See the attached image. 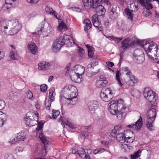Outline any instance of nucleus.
<instances>
[{
  "label": "nucleus",
  "mask_w": 159,
  "mask_h": 159,
  "mask_svg": "<svg viewBox=\"0 0 159 159\" xmlns=\"http://www.w3.org/2000/svg\"><path fill=\"white\" fill-rule=\"evenodd\" d=\"M4 159H15L14 157L11 154L6 155Z\"/></svg>",
  "instance_id": "obj_61"
},
{
  "label": "nucleus",
  "mask_w": 159,
  "mask_h": 159,
  "mask_svg": "<svg viewBox=\"0 0 159 159\" xmlns=\"http://www.w3.org/2000/svg\"><path fill=\"white\" fill-rule=\"evenodd\" d=\"M59 122L61 121V124L63 125L64 123H65V122H66L65 120L66 119L63 117V116H60V117L59 118Z\"/></svg>",
  "instance_id": "obj_60"
},
{
  "label": "nucleus",
  "mask_w": 159,
  "mask_h": 159,
  "mask_svg": "<svg viewBox=\"0 0 159 159\" xmlns=\"http://www.w3.org/2000/svg\"><path fill=\"white\" fill-rule=\"evenodd\" d=\"M5 107V102L3 100H0V110L3 109Z\"/></svg>",
  "instance_id": "obj_53"
},
{
  "label": "nucleus",
  "mask_w": 159,
  "mask_h": 159,
  "mask_svg": "<svg viewBox=\"0 0 159 159\" xmlns=\"http://www.w3.org/2000/svg\"><path fill=\"white\" fill-rule=\"evenodd\" d=\"M125 137L124 133H119L116 135V139L118 141L122 143L125 142Z\"/></svg>",
  "instance_id": "obj_29"
},
{
  "label": "nucleus",
  "mask_w": 159,
  "mask_h": 159,
  "mask_svg": "<svg viewBox=\"0 0 159 159\" xmlns=\"http://www.w3.org/2000/svg\"><path fill=\"white\" fill-rule=\"evenodd\" d=\"M141 152L140 150H139L135 152L134 154L130 155V159H137L140 156V153Z\"/></svg>",
  "instance_id": "obj_34"
},
{
  "label": "nucleus",
  "mask_w": 159,
  "mask_h": 159,
  "mask_svg": "<svg viewBox=\"0 0 159 159\" xmlns=\"http://www.w3.org/2000/svg\"><path fill=\"white\" fill-rule=\"evenodd\" d=\"M146 8L145 9H149V10L150 9H152V4L148 3V2H146V4H145V6H144Z\"/></svg>",
  "instance_id": "obj_52"
},
{
  "label": "nucleus",
  "mask_w": 159,
  "mask_h": 159,
  "mask_svg": "<svg viewBox=\"0 0 159 159\" xmlns=\"http://www.w3.org/2000/svg\"><path fill=\"white\" fill-rule=\"evenodd\" d=\"M47 14H52L53 11L52 9L50 7L47 6L45 8Z\"/></svg>",
  "instance_id": "obj_47"
},
{
  "label": "nucleus",
  "mask_w": 159,
  "mask_h": 159,
  "mask_svg": "<svg viewBox=\"0 0 159 159\" xmlns=\"http://www.w3.org/2000/svg\"><path fill=\"white\" fill-rule=\"evenodd\" d=\"M93 24L94 26L95 27L97 28L100 31H102V27L99 20L93 22Z\"/></svg>",
  "instance_id": "obj_35"
},
{
  "label": "nucleus",
  "mask_w": 159,
  "mask_h": 159,
  "mask_svg": "<svg viewBox=\"0 0 159 159\" xmlns=\"http://www.w3.org/2000/svg\"><path fill=\"white\" fill-rule=\"evenodd\" d=\"M27 98L31 100L33 99V94L32 92L30 91H28L27 95Z\"/></svg>",
  "instance_id": "obj_51"
},
{
  "label": "nucleus",
  "mask_w": 159,
  "mask_h": 159,
  "mask_svg": "<svg viewBox=\"0 0 159 159\" xmlns=\"http://www.w3.org/2000/svg\"><path fill=\"white\" fill-rule=\"evenodd\" d=\"M50 66L49 63L43 61L39 63L38 69L43 70H47L49 68Z\"/></svg>",
  "instance_id": "obj_24"
},
{
  "label": "nucleus",
  "mask_w": 159,
  "mask_h": 159,
  "mask_svg": "<svg viewBox=\"0 0 159 159\" xmlns=\"http://www.w3.org/2000/svg\"><path fill=\"white\" fill-rule=\"evenodd\" d=\"M50 28L48 23L46 21V19H44V20L41 23L39 27L36 29L37 32L32 33L31 34H38V35H40L43 31L48 32Z\"/></svg>",
  "instance_id": "obj_9"
},
{
  "label": "nucleus",
  "mask_w": 159,
  "mask_h": 159,
  "mask_svg": "<svg viewBox=\"0 0 159 159\" xmlns=\"http://www.w3.org/2000/svg\"><path fill=\"white\" fill-rule=\"evenodd\" d=\"M123 102V101L121 99L116 101H111L108 104V109L110 113L113 115H115L120 108L126 109V107L124 106Z\"/></svg>",
  "instance_id": "obj_2"
},
{
  "label": "nucleus",
  "mask_w": 159,
  "mask_h": 159,
  "mask_svg": "<svg viewBox=\"0 0 159 159\" xmlns=\"http://www.w3.org/2000/svg\"><path fill=\"white\" fill-rule=\"evenodd\" d=\"M109 39L116 41L117 42H119L123 38L122 37L118 38L115 37L113 36H111L109 37Z\"/></svg>",
  "instance_id": "obj_48"
},
{
  "label": "nucleus",
  "mask_w": 159,
  "mask_h": 159,
  "mask_svg": "<svg viewBox=\"0 0 159 159\" xmlns=\"http://www.w3.org/2000/svg\"><path fill=\"white\" fill-rule=\"evenodd\" d=\"M88 108L91 113H93L97 109L98 107V103L96 101H89L88 104Z\"/></svg>",
  "instance_id": "obj_17"
},
{
  "label": "nucleus",
  "mask_w": 159,
  "mask_h": 159,
  "mask_svg": "<svg viewBox=\"0 0 159 159\" xmlns=\"http://www.w3.org/2000/svg\"><path fill=\"white\" fill-rule=\"evenodd\" d=\"M114 93L109 88H107L103 92H102L100 96L103 101L108 102L114 97Z\"/></svg>",
  "instance_id": "obj_8"
},
{
  "label": "nucleus",
  "mask_w": 159,
  "mask_h": 159,
  "mask_svg": "<svg viewBox=\"0 0 159 159\" xmlns=\"http://www.w3.org/2000/svg\"><path fill=\"white\" fill-rule=\"evenodd\" d=\"M65 100L66 102V103H65V105H74L76 104L78 100L76 93H72V94H70V97L65 99Z\"/></svg>",
  "instance_id": "obj_13"
},
{
  "label": "nucleus",
  "mask_w": 159,
  "mask_h": 159,
  "mask_svg": "<svg viewBox=\"0 0 159 159\" xmlns=\"http://www.w3.org/2000/svg\"><path fill=\"white\" fill-rule=\"evenodd\" d=\"M10 56L11 57L13 60L16 59V53L14 51H11L10 53Z\"/></svg>",
  "instance_id": "obj_59"
},
{
  "label": "nucleus",
  "mask_w": 159,
  "mask_h": 159,
  "mask_svg": "<svg viewBox=\"0 0 159 159\" xmlns=\"http://www.w3.org/2000/svg\"><path fill=\"white\" fill-rule=\"evenodd\" d=\"M16 0H5V3L2 6L4 10H10L15 7L12 6V2H14Z\"/></svg>",
  "instance_id": "obj_22"
},
{
  "label": "nucleus",
  "mask_w": 159,
  "mask_h": 159,
  "mask_svg": "<svg viewBox=\"0 0 159 159\" xmlns=\"http://www.w3.org/2000/svg\"><path fill=\"white\" fill-rule=\"evenodd\" d=\"M39 136L42 143L44 144V150L45 152H46L47 149V148L48 147L47 145H49L50 143L47 140L43 134L40 133Z\"/></svg>",
  "instance_id": "obj_25"
},
{
  "label": "nucleus",
  "mask_w": 159,
  "mask_h": 159,
  "mask_svg": "<svg viewBox=\"0 0 159 159\" xmlns=\"http://www.w3.org/2000/svg\"><path fill=\"white\" fill-rule=\"evenodd\" d=\"M73 70L75 75L70 77L73 81L77 82V80L78 79H80L81 76L83 74L85 70V68L80 65H77L74 67Z\"/></svg>",
  "instance_id": "obj_6"
},
{
  "label": "nucleus",
  "mask_w": 159,
  "mask_h": 159,
  "mask_svg": "<svg viewBox=\"0 0 159 159\" xmlns=\"http://www.w3.org/2000/svg\"><path fill=\"white\" fill-rule=\"evenodd\" d=\"M78 54L81 57H83L85 56L84 50L82 48L79 47Z\"/></svg>",
  "instance_id": "obj_41"
},
{
  "label": "nucleus",
  "mask_w": 159,
  "mask_h": 159,
  "mask_svg": "<svg viewBox=\"0 0 159 159\" xmlns=\"http://www.w3.org/2000/svg\"><path fill=\"white\" fill-rule=\"evenodd\" d=\"M107 84V81H98L96 83L97 87L99 88H102L105 87Z\"/></svg>",
  "instance_id": "obj_33"
},
{
  "label": "nucleus",
  "mask_w": 159,
  "mask_h": 159,
  "mask_svg": "<svg viewBox=\"0 0 159 159\" xmlns=\"http://www.w3.org/2000/svg\"><path fill=\"white\" fill-rule=\"evenodd\" d=\"M29 49L30 52L33 54H35L37 52L38 48L37 46L34 43L30 42L28 45Z\"/></svg>",
  "instance_id": "obj_23"
},
{
  "label": "nucleus",
  "mask_w": 159,
  "mask_h": 159,
  "mask_svg": "<svg viewBox=\"0 0 159 159\" xmlns=\"http://www.w3.org/2000/svg\"><path fill=\"white\" fill-rule=\"evenodd\" d=\"M82 150L78 151L77 154H78L80 157H82L84 155V149L82 147Z\"/></svg>",
  "instance_id": "obj_56"
},
{
  "label": "nucleus",
  "mask_w": 159,
  "mask_h": 159,
  "mask_svg": "<svg viewBox=\"0 0 159 159\" xmlns=\"http://www.w3.org/2000/svg\"><path fill=\"white\" fill-rule=\"evenodd\" d=\"M67 28L66 25L63 22H62L58 26V30L59 31H61L63 30H67Z\"/></svg>",
  "instance_id": "obj_39"
},
{
  "label": "nucleus",
  "mask_w": 159,
  "mask_h": 159,
  "mask_svg": "<svg viewBox=\"0 0 159 159\" xmlns=\"http://www.w3.org/2000/svg\"><path fill=\"white\" fill-rule=\"evenodd\" d=\"M88 56L89 58H92L93 54V48L90 50L88 51Z\"/></svg>",
  "instance_id": "obj_55"
},
{
  "label": "nucleus",
  "mask_w": 159,
  "mask_h": 159,
  "mask_svg": "<svg viewBox=\"0 0 159 159\" xmlns=\"http://www.w3.org/2000/svg\"><path fill=\"white\" fill-rule=\"evenodd\" d=\"M125 142L129 143H131L133 142L135 139V136H133L132 137L128 136V135L127 134H126L125 137Z\"/></svg>",
  "instance_id": "obj_32"
},
{
  "label": "nucleus",
  "mask_w": 159,
  "mask_h": 159,
  "mask_svg": "<svg viewBox=\"0 0 159 159\" xmlns=\"http://www.w3.org/2000/svg\"><path fill=\"white\" fill-rule=\"evenodd\" d=\"M16 138H18V141L19 142L21 141H24L25 137V134L23 132L21 131L19 132L16 136Z\"/></svg>",
  "instance_id": "obj_30"
},
{
  "label": "nucleus",
  "mask_w": 159,
  "mask_h": 159,
  "mask_svg": "<svg viewBox=\"0 0 159 159\" xmlns=\"http://www.w3.org/2000/svg\"><path fill=\"white\" fill-rule=\"evenodd\" d=\"M29 114L32 115V117L33 120H31L30 122L27 123V126L31 127L35 125L37 123H38V114L37 111H33L29 113Z\"/></svg>",
  "instance_id": "obj_15"
},
{
  "label": "nucleus",
  "mask_w": 159,
  "mask_h": 159,
  "mask_svg": "<svg viewBox=\"0 0 159 159\" xmlns=\"http://www.w3.org/2000/svg\"><path fill=\"white\" fill-rule=\"evenodd\" d=\"M129 80H124L126 84L129 86H133L139 81L138 79L133 74L128 77Z\"/></svg>",
  "instance_id": "obj_16"
},
{
  "label": "nucleus",
  "mask_w": 159,
  "mask_h": 159,
  "mask_svg": "<svg viewBox=\"0 0 159 159\" xmlns=\"http://www.w3.org/2000/svg\"><path fill=\"white\" fill-rule=\"evenodd\" d=\"M120 147L121 148L124 149L125 151H126L127 149L128 148V146L127 144H121L120 145Z\"/></svg>",
  "instance_id": "obj_62"
},
{
  "label": "nucleus",
  "mask_w": 159,
  "mask_h": 159,
  "mask_svg": "<svg viewBox=\"0 0 159 159\" xmlns=\"http://www.w3.org/2000/svg\"><path fill=\"white\" fill-rule=\"evenodd\" d=\"M52 111V117L54 119H56L59 115L60 112L58 110H53Z\"/></svg>",
  "instance_id": "obj_42"
},
{
  "label": "nucleus",
  "mask_w": 159,
  "mask_h": 159,
  "mask_svg": "<svg viewBox=\"0 0 159 159\" xmlns=\"http://www.w3.org/2000/svg\"><path fill=\"white\" fill-rule=\"evenodd\" d=\"M143 125L142 118L140 116L139 118L135 122V124H131L127 125L129 128H132L134 130H138L140 129Z\"/></svg>",
  "instance_id": "obj_18"
},
{
  "label": "nucleus",
  "mask_w": 159,
  "mask_h": 159,
  "mask_svg": "<svg viewBox=\"0 0 159 159\" xmlns=\"http://www.w3.org/2000/svg\"><path fill=\"white\" fill-rule=\"evenodd\" d=\"M23 151V148L20 147H17L15 150V152L16 153H17L18 152H22Z\"/></svg>",
  "instance_id": "obj_58"
},
{
  "label": "nucleus",
  "mask_w": 159,
  "mask_h": 159,
  "mask_svg": "<svg viewBox=\"0 0 159 159\" xmlns=\"http://www.w3.org/2000/svg\"><path fill=\"white\" fill-rule=\"evenodd\" d=\"M127 134L128 135V136H129V137H131L133 136H135L133 134V132L129 130H126L124 131V134L125 137L126 134Z\"/></svg>",
  "instance_id": "obj_49"
},
{
  "label": "nucleus",
  "mask_w": 159,
  "mask_h": 159,
  "mask_svg": "<svg viewBox=\"0 0 159 159\" xmlns=\"http://www.w3.org/2000/svg\"><path fill=\"white\" fill-rule=\"evenodd\" d=\"M48 88V86L46 84H43L40 86V90L41 92H45Z\"/></svg>",
  "instance_id": "obj_45"
},
{
  "label": "nucleus",
  "mask_w": 159,
  "mask_h": 159,
  "mask_svg": "<svg viewBox=\"0 0 159 159\" xmlns=\"http://www.w3.org/2000/svg\"><path fill=\"white\" fill-rule=\"evenodd\" d=\"M102 1V0H97L95 1L94 5V7H92V8H95L96 11L97 13L100 11L102 14H103L105 12V9L103 6L101 5L100 4Z\"/></svg>",
  "instance_id": "obj_14"
},
{
  "label": "nucleus",
  "mask_w": 159,
  "mask_h": 159,
  "mask_svg": "<svg viewBox=\"0 0 159 159\" xmlns=\"http://www.w3.org/2000/svg\"><path fill=\"white\" fill-rule=\"evenodd\" d=\"M143 95L145 99L152 104H154L158 99L157 93L151 90L145 89Z\"/></svg>",
  "instance_id": "obj_4"
},
{
  "label": "nucleus",
  "mask_w": 159,
  "mask_h": 159,
  "mask_svg": "<svg viewBox=\"0 0 159 159\" xmlns=\"http://www.w3.org/2000/svg\"><path fill=\"white\" fill-rule=\"evenodd\" d=\"M143 47L148 57L154 60L153 56L159 57V49L158 46L152 41L147 40L143 45Z\"/></svg>",
  "instance_id": "obj_1"
},
{
  "label": "nucleus",
  "mask_w": 159,
  "mask_h": 159,
  "mask_svg": "<svg viewBox=\"0 0 159 159\" xmlns=\"http://www.w3.org/2000/svg\"><path fill=\"white\" fill-rule=\"evenodd\" d=\"M98 62L96 61H94L90 62L89 64V65L88 66L89 67L90 66L93 69L94 67L98 66Z\"/></svg>",
  "instance_id": "obj_43"
},
{
  "label": "nucleus",
  "mask_w": 159,
  "mask_h": 159,
  "mask_svg": "<svg viewBox=\"0 0 159 159\" xmlns=\"http://www.w3.org/2000/svg\"><path fill=\"white\" fill-rule=\"evenodd\" d=\"M28 115V114H26V118L25 120V123L27 126V123L28 124L30 123L31 120H33L32 117H31L32 116H29Z\"/></svg>",
  "instance_id": "obj_44"
},
{
  "label": "nucleus",
  "mask_w": 159,
  "mask_h": 159,
  "mask_svg": "<svg viewBox=\"0 0 159 159\" xmlns=\"http://www.w3.org/2000/svg\"><path fill=\"white\" fill-rule=\"evenodd\" d=\"M61 38H62V40L65 43V44H66L68 47H71L74 44L73 40L69 35L65 34L63 37H61Z\"/></svg>",
  "instance_id": "obj_19"
},
{
  "label": "nucleus",
  "mask_w": 159,
  "mask_h": 159,
  "mask_svg": "<svg viewBox=\"0 0 159 159\" xmlns=\"http://www.w3.org/2000/svg\"><path fill=\"white\" fill-rule=\"evenodd\" d=\"M120 71H117L116 72V79L117 81V83L120 87L122 86V83L120 79Z\"/></svg>",
  "instance_id": "obj_36"
},
{
  "label": "nucleus",
  "mask_w": 159,
  "mask_h": 159,
  "mask_svg": "<svg viewBox=\"0 0 159 159\" xmlns=\"http://www.w3.org/2000/svg\"><path fill=\"white\" fill-rule=\"evenodd\" d=\"M43 124H39L37 127L36 128V130L39 131L41 130L43 128Z\"/></svg>",
  "instance_id": "obj_64"
},
{
  "label": "nucleus",
  "mask_w": 159,
  "mask_h": 159,
  "mask_svg": "<svg viewBox=\"0 0 159 159\" xmlns=\"http://www.w3.org/2000/svg\"><path fill=\"white\" fill-rule=\"evenodd\" d=\"M121 47L124 49L127 48L129 46H131L134 45V43L131 41V39L129 38H127L124 39L121 42Z\"/></svg>",
  "instance_id": "obj_20"
},
{
  "label": "nucleus",
  "mask_w": 159,
  "mask_h": 159,
  "mask_svg": "<svg viewBox=\"0 0 159 159\" xmlns=\"http://www.w3.org/2000/svg\"><path fill=\"white\" fill-rule=\"evenodd\" d=\"M120 10L119 7H118L116 4H110L108 9V15L109 18L113 20H116L118 16Z\"/></svg>",
  "instance_id": "obj_5"
},
{
  "label": "nucleus",
  "mask_w": 159,
  "mask_h": 159,
  "mask_svg": "<svg viewBox=\"0 0 159 159\" xmlns=\"http://www.w3.org/2000/svg\"><path fill=\"white\" fill-rule=\"evenodd\" d=\"M96 0H82V2L85 8L86 9H88L93 7L94 5L95 1Z\"/></svg>",
  "instance_id": "obj_21"
},
{
  "label": "nucleus",
  "mask_w": 159,
  "mask_h": 159,
  "mask_svg": "<svg viewBox=\"0 0 159 159\" xmlns=\"http://www.w3.org/2000/svg\"><path fill=\"white\" fill-rule=\"evenodd\" d=\"M55 89L54 88H51L49 90V97L50 99L48 98H46L45 101V106L46 108L48 110H49L51 106L52 102H53L55 99Z\"/></svg>",
  "instance_id": "obj_10"
},
{
  "label": "nucleus",
  "mask_w": 159,
  "mask_h": 159,
  "mask_svg": "<svg viewBox=\"0 0 159 159\" xmlns=\"http://www.w3.org/2000/svg\"><path fill=\"white\" fill-rule=\"evenodd\" d=\"M99 81H107L106 78L103 75H101L99 77Z\"/></svg>",
  "instance_id": "obj_63"
},
{
  "label": "nucleus",
  "mask_w": 159,
  "mask_h": 159,
  "mask_svg": "<svg viewBox=\"0 0 159 159\" xmlns=\"http://www.w3.org/2000/svg\"><path fill=\"white\" fill-rule=\"evenodd\" d=\"M75 89H76V88L71 85L65 86L61 92L62 94L63 95L65 99L70 97V94H72V93H76L74 91Z\"/></svg>",
  "instance_id": "obj_11"
},
{
  "label": "nucleus",
  "mask_w": 159,
  "mask_h": 159,
  "mask_svg": "<svg viewBox=\"0 0 159 159\" xmlns=\"http://www.w3.org/2000/svg\"><path fill=\"white\" fill-rule=\"evenodd\" d=\"M64 44L65 43L62 40V38L60 37L53 43L52 48V51L57 52L60 50Z\"/></svg>",
  "instance_id": "obj_12"
},
{
  "label": "nucleus",
  "mask_w": 159,
  "mask_h": 159,
  "mask_svg": "<svg viewBox=\"0 0 159 159\" xmlns=\"http://www.w3.org/2000/svg\"><path fill=\"white\" fill-rule=\"evenodd\" d=\"M92 20L93 23L99 21L98 16L97 15H93L92 17Z\"/></svg>",
  "instance_id": "obj_54"
},
{
  "label": "nucleus",
  "mask_w": 159,
  "mask_h": 159,
  "mask_svg": "<svg viewBox=\"0 0 159 159\" xmlns=\"http://www.w3.org/2000/svg\"><path fill=\"white\" fill-rule=\"evenodd\" d=\"M143 15L146 17L149 16L152 14L151 12L149 9H145L143 12Z\"/></svg>",
  "instance_id": "obj_46"
},
{
  "label": "nucleus",
  "mask_w": 159,
  "mask_h": 159,
  "mask_svg": "<svg viewBox=\"0 0 159 159\" xmlns=\"http://www.w3.org/2000/svg\"><path fill=\"white\" fill-rule=\"evenodd\" d=\"M5 116V114L3 113L1 111L0 112V127H1L4 124V119Z\"/></svg>",
  "instance_id": "obj_38"
},
{
  "label": "nucleus",
  "mask_w": 159,
  "mask_h": 159,
  "mask_svg": "<svg viewBox=\"0 0 159 159\" xmlns=\"http://www.w3.org/2000/svg\"><path fill=\"white\" fill-rule=\"evenodd\" d=\"M122 127V126H121V125H118L114 127V129H113L112 130L113 132L114 131H115L117 133V131L119 129H120Z\"/></svg>",
  "instance_id": "obj_57"
},
{
  "label": "nucleus",
  "mask_w": 159,
  "mask_h": 159,
  "mask_svg": "<svg viewBox=\"0 0 159 159\" xmlns=\"http://www.w3.org/2000/svg\"><path fill=\"white\" fill-rule=\"evenodd\" d=\"M147 115L148 121L146 123V126L147 128L151 131L153 129L151 128L153 126V123L156 117V109L154 108L149 109L147 111Z\"/></svg>",
  "instance_id": "obj_3"
},
{
  "label": "nucleus",
  "mask_w": 159,
  "mask_h": 159,
  "mask_svg": "<svg viewBox=\"0 0 159 159\" xmlns=\"http://www.w3.org/2000/svg\"><path fill=\"white\" fill-rule=\"evenodd\" d=\"M17 97V93L16 92L12 91L10 92L8 94L7 99L10 101L14 100L16 99Z\"/></svg>",
  "instance_id": "obj_27"
},
{
  "label": "nucleus",
  "mask_w": 159,
  "mask_h": 159,
  "mask_svg": "<svg viewBox=\"0 0 159 159\" xmlns=\"http://www.w3.org/2000/svg\"><path fill=\"white\" fill-rule=\"evenodd\" d=\"M125 12L126 13L128 18L130 20H132L133 16L132 13L130 10L129 8H126L125 9Z\"/></svg>",
  "instance_id": "obj_40"
},
{
  "label": "nucleus",
  "mask_w": 159,
  "mask_h": 159,
  "mask_svg": "<svg viewBox=\"0 0 159 159\" xmlns=\"http://www.w3.org/2000/svg\"><path fill=\"white\" fill-rule=\"evenodd\" d=\"M125 109H124V108H120V109L117 111L115 115L116 116L118 119L120 120L122 118L123 114L124 112Z\"/></svg>",
  "instance_id": "obj_31"
},
{
  "label": "nucleus",
  "mask_w": 159,
  "mask_h": 159,
  "mask_svg": "<svg viewBox=\"0 0 159 159\" xmlns=\"http://www.w3.org/2000/svg\"><path fill=\"white\" fill-rule=\"evenodd\" d=\"M6 24L10 30L11 33H12V35L17 34L21 28V25L15 20L8 21L7 22Z\"/></svg>",
  "instance_id": "obj_7"
},
{
  "label": "nucleus",
  "mask_w": 159,
  "mask_h": 159,
  "mask_svg": "<svg viewBox=\"0 0 159 159\" xmlns=\"http://www.w3.org/2000/svg\"><path fill=\"white\" fill-rule=\"evenodd\" d=\"M83 23L85 24L84 27V30L85 31H87L88 30H89L92 26V24L90 20L88 19H86L84 20Z\"/></svg>",
  "instance_id": "obj_28"
},
{
  "label": "nucleus",
  "mask_w": 159,
  "mask_h": 159,
  "mask_svg": "<svg viewBox=\"0 0 159 159\" xmlns=\"http://www.w3.org/2000/svg\"><path fill=\"white\" fill-rule=\"evenodd\" d=\"M18 138H16V137L12 139H11L9 141V142L11 144H15L16 143H18L19 142L18 141Z\"/></svg>",
  "instance_id": "obj_50"
},
{
  "label": "nucleus",
  "mask_w": 159,
  "mask_h": 159,
  "mask_svg": "<svg viewBox=\"0 0 159 159\" xmlns=\"http://www.w3.org/2000/svg\"><path fill=\"white\" fill-rule=\"evenodd\" d=\"M120 70L122 71V72L125 74L127 77H129L133 74L131 70L129 68L127 67H124L120 68Z\"/></svg>",
  "instance_id": "obj_26"
},
{
  "label": "nucleus",
  "mask_w": 159,
  "mask_h": 159,
  "mask_svg": "<svg viewBox=\"0 0 159 159\" xmlns=\"http://www.w3.org/2000/svg\"><path fill=\"white\" fill-rule=\"evenodd\" d=\"M117 26L118 28L120 30H122L125 28V24L122 21L118 22L117 23Z\"/></svg>",
  "instance_id": "obj_37"
}]
</instances>
